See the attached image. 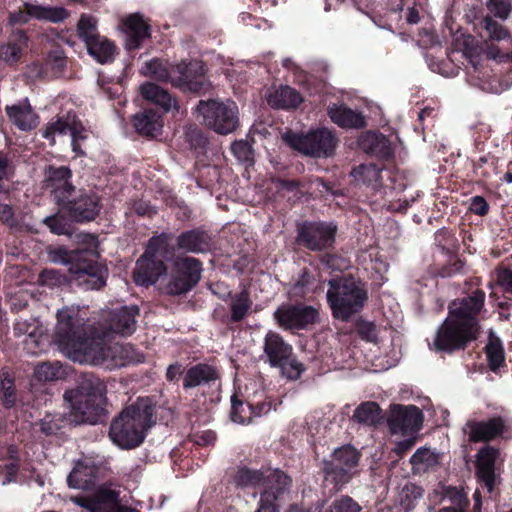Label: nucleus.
I'll list each match as a JSON object with an SVG mask.
<instances>
[{
	"instance_id": "obj_43",
	"label": "nucleus",
	"mask_w": 512,
	"mask_h": 512,
	"mask_svg": "<svg viewBox=\"0 0 512 512\" xmlns=\"http://www.w3.org/2000/svg\"><path fill=\"white\" fill-rule=\"evenodd\" d=\"M75 113L68 112L64 117H58L56 120L49 122L42 132V136L50 141L51 145L55 144L57 135H66L69 133L71 125L74 123Z\"/></svg>"
},
{
	"instance_id": "obj_45",
	"label": "nucleus",
	"mask_w": 512,
	"mask_h": 512,
	"mask_svg": "<svg viewBox=\"0 0 512 512\" xmlns=\"http://www.w3.org/2000/svg\"><path fill=\"white\" fill-rule=\"evenodd\" d=\"M65 375L59 362H44L34 369V377L41 382L55 381Z\"/></svg>"
},
{
	"instance_id": "obj_8",
	"label": "nucleus",
	"mask_w": 512,
	"mask_h": 512,
	"mask_svg": "<svg viewBox=\"0 0 512 512\" xmlns=\"http://www.w3.org/2000/svg\"><path fill=\"white\" fill-rule=\"evenodd\" d=\"M291 480L282 471L275 470H252L247 467H240L233 477V483L241 488L264 487L266 491L277 494V500L283 494L284 490L289 486Z\"/></svg>"
},
{
	"instance_id": "obj_25",
	"label": "nucleus",
	"mask_w": 512,
	"mask_h": 512,
	"mask_svg": "<svg viewBox=\"0 0 512 512\" xmlns=\"http://www.w3.org/2000/svg\"><path fill=\"white\" fill-rule=\"evenodd\" d=\"M331 121L341 128L361 129L366 125L363 114L350 109L344 104H332L327 109Z\"/></svg>"
},
{
	"instance_id": "obj_40",
	"label": "nucleus",
	"mask_w": 512,
	"mask_h": 512,
	"mask_svg": "<svg viewBox=\"0 0 512 512\" xmlns=\"http://www.w3.org/2000/svg\"><path fill=\"white\" fill-rule=\"evenodd\" d=\"M353 419L365 426H376L382 420L381 409L375 402H363L355 409Z\"/></svg>"
},
{
	"instance_id": "obj_58",
	"label": "nucleus",
	"mask_w": 512,
	"mask_h": 512,
	"mask_svg": "<svg viewBox=\"0 0 512 512\" xmlns=\"http://www.w3.org/2000/svg\"><path fill=\"white\" fill-rule=\"evenodd\" d=\"M232 153L241 162H248L252 159V149L247 141H235L231 146Z\"/></svg>"
},
{
	"instance_id": "obj_55",
	"label": "nucleus",
	"mask_w": 512,
	"mask_h": 512,
	"mask_svg": "<svg viewBox=\"0 0 512 512\" xmlns=\"http://www.w3.org/2000/svg\"><path fill=\"white\" fill-rule=\"evenodd\" d=\"M43 223L50 229L53 234L67 235L70 234V225L67 220L60 215H52L44 218Z\"/></svg>"
},
{
	"instance_id": "obj_62",
	"label": "nucleus",
	"mask_w": 512,
	"mask_h": 512,
	"mask_svg": "<svg viewBox=\"0 0 512 512\" xmlns=\"http://www.w3.org/2000/svg\"><path fill=\"white\" fill-rule=\"evenodd\" d=\"M18 469V463L15 460H12L5 466H0V479L2 484L5 485L15 481L18 474Z\"/></svg>"
},
{
	"instance_id": "obj_7",
	"label": "nucleus",
	"mask_w": 512,
	"mask_h": 512,
	"mask_svg": "<svg viewBox=\"0 0 512 512\" xmlns=\"http://www.w3.org/2000/svg\"><path fill=\"white\" fill-rule=\"evenodd\" d=\"M168 246L166 235L153 237L149 240L145 253L138 259L134 270V281L141 286H149L157 282L166 273L163 262Z\"/></svg>"
},
{
	"instance_id": "obj_37",
	"label": "nucleus",
	"mask_w": 512,
	"mask_h": 512,
	"mask_svg": "<svg viewBox=\"0 0 512 512\" xmlns=\"http://www.w3.org/2000/svg\"><path fill=\"white\" fill-rule=\"evenodd\" d=\"M89 55H91L100 64L112 62L114 59L116 47L106 37L99 36L86 45Z\"/></svg>"
},
{
	"instance_id": "obj_15",
	"label": "nucleus",
	"mask_w": 512,
	"mask_h": 512,
	"mask_svg": "<svg viewBox=\"0 0 512 512\" xmlns=\"http://www.w3.org/2000/svg\"><path fill=\"white\" fill-rule=\"evenodd\" d=\"M72 171L67 166L49 165L44 171L43 187L50 191L58 204L72 196L75 187L71 183Z\"/></svg>"
},
{
	"instance_id": "obj_5",
	"label": "nucleus",
	"mask_w": 512,
	"mask_h": 512,
	"mask_svg": "<svg viewBox=\"0 0 512 512\" xmlns=\"http://www.w3.org/2000/svg\"><path fill=\"white\" fill-rule=\"evenodd\" d=\"M195 111L201 122L217 134L228 135L239 127V109L234 101L200 100Z\"/></svg>"
},
{
	"instance_id": "obj_42",
	"label": "nucleus",
	"mask_w": 512,
	"mask_h": 512,
	"mask_svg": "<svg viewBox=\"0 0 512 512\" xmlns=\"http://www.w3.org/2000/svg\"><path fill=\"white\" fill-rule=\"evenodd\" d=\"M173 65L167 61L152 59L145 62L141 68V73L158 81L171 83Z\"/></svg>"
},
{
	"instance_id": "obj_51",
	"label": "nucleus",
	"mask_w": 512,
	"mask_h": 512,
	"mask_svg": "<svg viewBox=\"0 0 512 512\" xmlns=\"http://www.w3.org/2000/svg\"><path fill=\"white\" fill-rule=\"evenodd\" d=\"M352 175L356 180H361L364 183L378 182L381 177V168L373 163L362 164L353 169Z\"/></svg>"
},
{
	"instance_id": "obj_10",
	"label": "nucleus",
	"mask_w": 512,
	"mask_h": 512,
	"mask_svg": "<svg viewBox=\"0 0 512 512\" xmlns=\"http://www.w3.org/2000/svg\"><path fill=\"white\" fill-rule=\"evenodd\" d=\"M285 139L296 150L312 157H329L337 146L332 131L321 128L306 135H287Z\"/></svg>"
},
{
	"instance_id": "obj_21",
	"label": "nucleus",
	"mask_w": 512,
	"mask_h": 512,
	"mask_svg": "<svg viewBox=\"0 0 512 512\" xmlns=\"http://www.w3.org/2000/svg\"><path fill=\"white\" fill-rule=\"evenodd\" d=\"M70 271L77 284L85 290H98L105 285L106 269L97 262L79 261Z\"/></svg>"
},
{
	"instance_id": "obj_14",
	"label": "nucleus",
	"mask_w": 512,
	"mask_h": 512,
	"mask_svg": "<svg viewBox=\"0 0 512 512\" xmlns=\"http://www.w3.org/2000/svg\"><path fill=\"white\" fill-rule=\"evenodd\" d=\"M318 315L312 306L284 304L274 312V319L284 329H305L317 321Z\"/></svg>"
},
{
	"instance_id": "obj_54",
	"label": "nucleus",
	"mask_w": 512,
	"mask_h": 512,
	"mask_svg": "<svg viewBox=\"0 0 512 512\" xmlns=\"http://www.w3.org/2000/svg\"><path fill=\"white\" fill-rule=\"evenodd\" d=\"M486 7L491 15L503 21L511 14V3L509 0H487Z\"/></svg>"
},
{
	"instance_id": "obj_3",
	"label": "nucleus",
	"mask_w": 512,
	"mask_h": 512,
	"mask_svg": "<svg viewBox=\"0 0 512 512\" xmlns=\"http://www.w3.org/2000/svg\"><path fill=\"white\" fill-rule=\"evenodd\" d=\"M155 410L156 406L151 399L138 398L111 422L109 437L112 442L123 449L139 446L147 430L156 423Z\"/></svg>"
},
{
	"instance_id": "obj_41",
	"label": "nucleus",
	"mask_w": 512,
	"mask_h": 512,
	"mask_svg": "<svg viewBox=\"0 0 512 512\" xmlns=\"http://www.w3.org/2000/svg\"><path fill=\"white\" fill-rule=\"evenodd\" d=\"M252 300L247 289L230 296L231 321L240 322L247 317L252 308Z\"/></svg>"
},
{
	"instance_id": "obj_26",
	"label": "nucleus",
	"mask_w": 512,
	"mask_h": 512,
	"mask_svg": "<svg viewBox=\"0 0 512 512\" xmlns=\"http://www.w3.org/2000/svg\"><path fill=\"white\" fill-rule=\"evenodd\" d=\"M106 392V385L99 377L94 374L84 373L79 377L77 388L64 393V399L75 395L106 400Z\"/></svg>"
},
{
	"instance_id": "obj_64",
	"label": "nucleus",
	"mask_w": 512,
	"mask_h": 512,
	"mask_svg": "<svg viewBox=\"0 0 512 512\" xmlns=\"http://www.w3.org/2000/svg\"><path fill=\"white\" fill-rule=\"evenodd\" d=\"M322 262L333 270H343L348 267V263L345 259L331 254L323 256Z\"/></svg>"
},
{
	"instance_id": "obj_12",
	"label": "nucleus",
	"mask_w": 512,
	"mask_h": 512,
	"mask_svg": "<svg viewBox=\"0 0 512 512\" xmlns=\"http://www.w3.org/2000/svg\"><path fill=\"white\" fill-rule=\"evenodd\" d=\"M201 262L193 257L178 258L174 262V274L165 290L170 295L187 293L197 285L201 278Z\"/></svg>"
},
{
	"instance_id": "obj_18",
	"label": "nucleus",
	"mask_w": 512,
	"mask_h": 512,
	"mask_svg": "<svg viewBox=\"0 0 512 512\" xmlns=\"http://www.w3.org/2000/svg\"><path fill=\"white\" fill-rule=\"evenodd\" d=\"M422 421V411L414 405L391 406L388 425L393 434L414 433L421 428Z\"/></svg>"
},
{
	"instance_id": "obj_52",
	"label": "nucleus",
	"mask_w": 512,
	"mask_h": 512,
	"mask_svg": "<svg viewBox=\"0 0 512 512\" xmlns=\"http://www.w3.org/2000/svg\"><path fill=\"white\" fill-rule=\"evenodd\" d=\"M482 27L492 40L501 41L509 37V31L503 25L493 20L491 15H487L482 19Z\"/></svg>"
},
{
	"instance_id": "obj_48",
	"label": "nucleus",
	"mask_w": 512,
	"mask_h": 512,
	"mask_svg": "<svg viewBox=\"0 0 512 512\" xmlns=\"http://www.w3.org/2000/svg\"><path fill=\"white\" fill-rule=\"evenodd\" d=\"M69 134L71 136V146L73 152L78 155H84L85 152L82 148V145L88 139L89 131L82 125L76 115L74 117V123L71 125Z\"/></svg>"
},
{
	"instance_id": "obj_35",
	"label": "nucleus",
	"mask_w": 512,
	"mask_h": 512,
	"mask_svg": "<svg viewBox=\"0 0 512 512\" xmlns=\"http://www.w3.org/2000/svg\"><path fill=\"white\" fill-rule=\"evenodd\" d=\"M267 101L273 108L290 109L297 107L302 102V97L294 88L281 86L269 92Z\"/></svg>"
},
{
	"instance_id": "obj_1",
	"label": "nucleus",
	"mask_w": 512,
	"mask_h": 512,
	"mask_svg": "<svg viewBox=\"0 0 512 512\" xmlns=\"http://www.w3.org/2000/svg\"><path fill=\"white\" fill-rule=\"evenodd\" d=\"M485 293L476 290L468 297L454 300L448 306V316L437 329L433 345L436 351L452 353L463 350L480 334L478 314L482 310Z\"/></svg>"
},
{
	"instance_id": "obj_19",
	"label": "nucleus",
	"mask_w": 512,
	"mask_h": 512,
	"mask_svg": "<svg viewBox=\"0 0 512 512\" xmlns=\"http://www.w3.org/2000/svg\"><path fill=\"white\" fill-rule=\"evenodd\" d=\"M68 212L70 218L76 222H85L95 219L99 214L101 205L98 195L92 191H81L79 196L72 199L69 197L66 202L61 203Z\"/></svg>"
},
{
	"instance_id": "obj_31",
	"label": "nucleus",
	"mask_w": 512,
	"mask_h": 512,
	"mask_svg": "<svg viewBox=\"0 0 512 512\" xmlns=\"http://www.w3.org/2000/svg\"><path fill=\"white\" fill-rule=\"evenodd\" d=\"M177 246L191 253H204L210 250L211 238L205 231L194 229L181 233L177 238Z\"/></svg>"
},
{
	"instance_id": "obj_30",
	"label": "nucleus",
	"mask_w": 512,
	"mask_h": 512,
	"mask_svg": "<svg viewBox=\"0 0 512 512\" xmlns=\"http://www.w3.org/2000/svg\"><path fill=\"white\" fill-rule=\"evenodd\" d=\"M219 379L218 370L208 364H196L190 367L183 379V388L191 389L202 385H208Z\"/></svg>"
},
{
	"instance_id": "obj_44",
	"label": "nucleus",
	"mask_w": 512,
	"mask_h": 512,
	"mask_svg": "<svg viewBox=\"0 0 512 512\" xmlns=\"http://www.w3.org/2000/svg\"><path fill=\"white\" fill-rule=\"evenodd\" d=\"M71 424L64 413H47L40 421V431L45 435H54L66 425Z\"/></svg>"
},
{
	"instance_id": "obj_16",
	"label": "nucleus",
	"mask_w": 512,
	"mask_h": 512,
	"mask_svg": "<svg viewBox=\"0 0 512 512\" xmlns=\"http://www.w3.org/2000/svg\"><path fill=\"white\" fill-rule=\"evenodd\" d=\"M70 403L68 418L74 424H96L101 421L106 400L71 395L66 399Z\"/></svg>"
},
{
	"instance_id": "obj_60",
	"label": "nucleus",
	"mask_w": 512,
	"mask_h": 512,
	"mask_svg": "<svg viewBox=\"0 0 512 512\" xmlns=\"http://www.w3.org/2000/svg\"><path fill=\"white\" fill-rule=\"evenodd\" d=\"M357 332L360 337L366 341L373 342L377 339L378 331L374 323L368 321H360L357 324Z\"/></svg>"
},
{
	"instance_id": "obj_33",
	"label": "nucleus",
	"mask_w": 512,
	"mask_h": 512,
	"mask_svg": "<svg viewBox=\"0 0 512 512\" xmlns=\"http://www.w3.org/2000/svg\"><path fill=\"white\" fill-rule=\"evenodd\" d=\"M96 480V468L84 461L76 462L74 468L67 476V484L70 488L87 490Z\"/></svg>"
},
{
	"instance_id": "obj_4",
	"label": "nucleus",
	"mask_w": 512,
	"mask_h": 512,
	"mask_svg": "<svg viewBox=\"0 0 512 512\" xmlns=\"http://www.w3.org/2000/svg\"><path fill=\"white\" fill-rule=\"evenodd\" d=\"M328 285L327 301L336 319L347 321L367 300L366 291L353 278L332 279Z\"/></svg>"
},
{
	"instance_id": "obj_27",
	"label": "nucleus",
	"mask_w": 512,
	"mask_h": 512,
	"mask_svg": "<svg viewBox=\"0 0 512 512\" xmlns=\"http://www.w3.org/2000/svg\"><path fill=\"white\" fill-rule=\"evenodd\" d=\"M5 111L9 120L21 131H30L38 124V116L27 99L6 106Z\"/></svg>"
},
{
	"instance_id": "obj_29",
	"label": "nucleus",
	"mask_w": 512,
	"mask_h": 512,
	"mask_svg": "<svg viewBox=\"0 0 512 512\" xmlns=\"http://www.w3.org/2000/svg\"><path fill=\"white\" fill-rule=\"evenodd\" d=\"M27 45L28 37L26 33L23 30L14 31L7 42L0 46V60L8 65L17 63Z\"/></svg>"
},
{
	"instance_id": "obj_61",
	"label": "nucleus",
	"mask_w": 512,
	"mask_h": 512,
	"mask_svg": "<svg viewBox=\"0 0 512 512\" xmlns=\"http://www.w3.org/2000/svg\"><path fill=\"white\" fill-rule=\"evenodd\" d=\"M49 259L54 264L67 265L74 260V256L72 252L63 247H59L49 252Z\"/></svg>"
},
{
	"instance_id": "obj_59",
	"label": "nucleus",
	"mask_w": 512,
	"mask_h": 512,
	"mask_svg": "<svg viewBox=\"0 0 512 512\" xmlns=\"http://www.w3.org/2000/svg\"><path fill=\"white\" fill-rule=\"evenodd\" d=\"M256 512H278L277 494L269 491L261 493L259 507Z\"/></svg>"
},
{
	"instance_id": "obj_57",
	"label": "nucleus",
	"mask_w": 512,
	"mask_h": 512,
	"mask_svg": "<svg viewBox=\"0 0 512 512\" xmlns=\"http://www.w3.org/2000/svg\"><path fill=\"white\" fill-rule=\"evenodd\" d=\"M360 505L349 496L336 499L326 512H360Z\"/></svg>"
},
{
	"instance_id": "obj_24",
	"label": "nucleus",
	"mask_w": 512,
	"mask_h": 512,
	"mask_svg": "<svg viewBox=\"0 0 512 512\" xmlns=\"http://www.w3.org/2000/svg\"><path fill=\"white\" fill-rule=\"evenodd\" d=\"M497 453V450L493 447L485 446L481 448L477 454V477L489 493L494 489V468Z\"/></svg>"
},
{
	"instance_id": "obj_6",
	"label": "nucleus",
	"mask_w": 512,
	"mask_h": 512,
	"mask_svg": "<svg viewBox=\"0 0 512 512\" xmlns=\"http://www.w3.org/2000/svg\"><path fill=\"white\" fill-rule=\"evenodd\" d=\"M360 453L350 445L334 450L331 460L323 461L324 486L332 485L330 492L341 490L357 473Z\"/></svg>"
},
{
	"instance_id": "obj_28",
	"label": "nucleus",
	"mask_w": 512,
	"mask_h": 512,
	"mask_svg": "<svg viewBox=\"0 0 512 512\" xmlns=\"http://www.w3.org/2000/svg\"><path fill=\"white\" fill-rule=\"evenodd\" d=\"M123 30L126 35L125 46L129 50L139 48L142 41L149 37V25L139 14L127 17L123 21Z\"/></svg>"
},
{
	"instance_id": "obj_17",
	"label": "nucleus",
	"mask_w": 512,
	"mask_h": 512,
	"mask_svg": "<svg viewBox=\"0 0 512 512\" xmlns=\"http://www.w3.org/2000/svg\"><path fill=\"white\" fill-rule=\"evenodd\" d=\"M68 16L69 12L63 7L25 3L24 10H18L9 14V24H25L31 18L39 21L59 23L68 18Z\"/></svg>"
},
{
	"instance_id": "obj_53",
	"label": "nucleus",
	"mask_w": 512,
	"mask_h": 512,
	"mask_svg": "<svg viewBox=\"0 0 512 512\" xmlns=\"http://www.w3.org/2000/svg\"><path fill=\"white\" fill-rule=\"evenodd\" d=\"M184 135L190 147L194 149H203L208 142L203 131L194 124L185 127Z\"/></svg>"
},
{
	"instance_id": "obj_49",
	"label": "nucleus",
	"mask_w": 512,
	"mask_h": 512,
	"mask_svg": "<svg viewBox=\"0 0 512 512\" xmlns=\"http://www.w3.org/2000/svg\"><path fill=\"white\" fill-rule=\"evenodd\" d=\"M1 394L2 403L5 407L10 408L15 405L17 394L14 378L8 371L1 372Z\"/></svg>"
},
{
	"instance_id": "obj_63",
	"label": "nucleus",
	"mask_w": 512,
	"mask_h": 512,
	"mask_svg": "<svg viewBox=\"0 0 512 512\" xmlns=\"http://www.w3.org/2000/svg\"><path fill=\"white\" fill-rule=\"evenodd\" d=\"M48 64L57 71H61L66 65V57L61 49H54L48 54Z\"/></svg>"
},
{
	"instance_id": "obj_20",
	"label": "nucleus",
	"mask_w": 512,
	"mask_h": 512,
	"mask_svg": "<svg viewBox=\"0 0 512 512\" xmlns=\"http://www.w3.org/2000/svg\"><path fill=\"white\" fill-rule=\"evenodd\" d=\"M505 429V420L497 416L487 421L469 419L463 427V432L468 436L470 442L478 443L497 438L504 433Z\"/></svg>"
},
{
	"instance_id": "obj_2",
	"label": "nucleus",
	"mask_w": 512,
	"mask_h": 512,
	"mask_svg": "<svg viewBox=\"0 0 512 512\" xmlns=\"http://www.w3.org/2000/svg\"><path fill=\"white\" fill-rule=\"evenodd\" d=\"M58 323L55 329V341L61 349L74 361L94 365L92 357L103 356L108 335L86 337L83 319L78 311L66 307L57 313Z\"/></svg>"
},
{
	"instance_id": "obj_50",
	"label": "nucleus",
	"mask_w": 512,
	"mask_h": 512,
	"mask_svg": "<svg viewBox=\"0 0 512 512\" xmlns=\"http://www.w3.org/2000/svg\"><path fill=\"white\" fill-rule=\"evenodd\" d=\"M423 496L422 487L414 484L407 483L403 486L399 493V501L400 505L405 510H410L415 506L417 500L421 499Z\"/></svg>"
},
{
	"instance_id": "obj_22",
	"label": "nucleus",
	"mask_w": 512,
	"mask_h": 512,
	"mask_svg": "<svg viewBox=\"0 0 512 512\" xmlns=\"http://www.w3.org/2000/svg\"><path fill=\"white\" fill-rule=\"evenodd\" d=\"M139 311L135 305L112 310L107 318L109 331L121 336L131 335L136 330V317L139 315Z\"/></svg>"
},
{
	"instance_id": "obj_13",
	"label": "nucleus",
	"mask_w": 512,
	"mask_h": 512,
	"mask_svg": "<svg viewBox=\"0 0 512 512\" xmlns=\"http://www.w3.org/2000/svg\"><path fill=\"white\" fill-rule=\"evenodd\" d=\"M337 226L333 222H305L298 229L297 242L312 251L332 248Z\"/></svg>"
},
{
	"instance_id": "obj_38",
	"label": "nucleus",
	"mask_w": 512,
	"mask_h": 512,
	"mask_svg": "<svg viewBox=\"0 0 512 512\" xmlns=\"http://www.w3.org/2000/svg\"><path fill=\"white\" fill-rule=\"evenodd\" d=\"M136 131L144 136H154L162 127L159 116L152 110H145L133 118Z\"/></svg>"
},
{
	"instance_id": "obj_56",
	"label": "nucleus",
	"mask_w": 512,
	"mask_h": 512,
	"mask_svg": "<svg viewBox=\"0 0 512 512\" xmlns=\"http://www.w3.org/2000/svg\"><path fill=\"white\" fill-rule=\"evenodd\" d=\"M275 367L280 368L282 375L289 380L298 379L304 371L303 365L291 357H289L288 360L283 361L281 365H276Z\"/></svg>"
},
{
	"instance_id": "obj_32",
	"label": "nucleus",
	"mask_w": 512,
	"mask_h": 512,
	"mask_svg": "<svg viewBox=\"0 0 512 512\" xmlns=\"http://www.w3.org/2000/svg\"><path fill=\"white\" fill-rule=\"evenodd\" d=\"M140 91L144 99L155 103L166 112L179 110L176 98L172 97L167 90L161 88L157 84L151 82L144 83L141 85Z\"/></svg>"
},
{
	"instance_id": "obj_34",
	"label": "nucleus",
	"mask_w": 512,
	"mask_h": 512,
	"mask_svg": "<svg viewBox=\"0 0 512 512\" xmlns=\"http://www.w3.org/2000/svg\"><path fill=\"white\" fill-rule=\"evenodd\" d=\"M106 351L103 356H93L94 365L103 366L106 369H115L125 366L128 361V351L120 343H108L106 344Z\"/></svg>"
},
{
	"instance_id": "obj_11",
	"label": "nucleus",
	"mask_w": 512,
	"mask_h": 512,
	"mask_svg": "<svg viewBox=\"0 0 512 512\" xmlns=\"http://www.w3.org/2000/svg\"><path fill=\"white\" fill-rule=\"evenodd\" d=\"M170 84L198 94H205L211 89V83L205 76L204 65L196 60L174 64Z\"/></svg>"
},
{
	"instance_id": "obj_39",
	"label": "nucleus",
	"mask_w": 512,
	"mask_h": 512,
	"mask_svg": "<svg viewBox=\"0 0 512 512\" xmlns=\"http://www.w3.org/2000/svg\"><path fill=\"white\" fill-rule=\"evenodd\" d=\"M484 350L489 369L496 373L505 365V351L502 341L491 333Z\"/></svg>"
},
{
	"instance_id": "obj_46",
	"label": "nucleus",
	"mask_w": 512,
	"mask_h": 512,
	"mask_svg": "<svg viewBox=\"0 0 512 512\" xmlns=\"http://www.w3.org/2000/svg\"><path fill=\"white\" fill-rule=\"evenodd\" d=\"M410 463L418 470H427L439 463V455L429 448H418L411 456Z\"/></svg>"
},
{
	"instance_id": "obj_23",
	"label": "nucleus",
	"mask_w": 512,
	"mask_h": 512,
	"mask_svg": "<svg viewBox=\"0 0 512 512\" xmlns=\"http://www.w3.org/2000/svg\"><path fill=\"white\" fill-rule=\"evenodd\" d=\"M263 351L270 366L274 367L288 360L292 356L293 349L280 334L269 331L264 337Z\"/></svg>"
},
{
	"instance_id": "obj_47",
	"label": "nucleus",
	"mask_w": 512,
	"mask_h": 512,
	"mask_svg": "<svg viewBox=\"0 0 512 512\" xmlns=\"http://www.w3.org/2000/svg\"><path fill=\"white\" fill-rule=\"evenodd\" d=\"M77 33L85 45H87L100 36L97 31V20L91 15H82L77 25Z\"/></svg>"
},
{
	"instance_id": "obj_9",
	"label": "nucleus",
	"mask_w": 512,
	"mask_h": 512,
	"mask_svg": "<svg viewBox=\"0 0 512 512\" xmlns=\"http://www.w3.org/2000/svg\"><path fill=\"white\" fill-rule=\"evenodd\" d=\"M70 501L88 512H139L122 503L119 491L100 485L91 494L70 497Z\"/></svg>"
},
{
	"instance_id": "obj_36",
	"label": "nucleus",
	"mask_w": 512,
	"mask_h": 512,
	"mask_svg": "<svg viewBox=\"0 0 512 512\" xmlns=\"http://www.w3.org/2000/svg\"><path fill=\"white\" fill-rule=\"evenodd\" d=\"M231 402V419L238 424H248L254 416L259 417L267 413L270 409V405L267 403H261L256 407L251 405L245 406L243 402L237 400L235 396L231 398Z\"/></svg>"
}]
</instances>
